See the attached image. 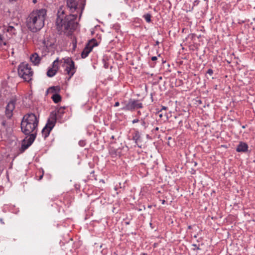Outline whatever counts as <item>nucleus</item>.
Here are the masks:
<instances>
[{
  "label": "nucleus",
  "mask_w": 255,
  "mask_h": 255,
  "mask_svg": "<svg viewBox=\"0 0 255 255\" xmlns=\"http://www.w3.org/2000/svg\"><path fill=\"white\" fill-rule=\"evenodd\" d=\"M193 246L195 247L196 248H197V250H200V249L199 248V247H197V245L196 244H193Z\"/></svg>",
  "instance_id": "393cba45"
},
{
  "label": "nucleus",
  "mask_w": 255,
  "mask_h": 255,
  "mask_svg": "<svg viewBox=\"0 0 255 255\" xmlns=\"http://www.w3.org/2000/svg\"><path fill=\"white\" fill-rule=\"evenodd\" d=\"M207 73H208L210 75H212L213 73V71L211 69H209L208 70Z\"/></svg>",
  "instance_id": "a211bd4d"
},
{
  "label": "nucleus",
  "mask_w": 255,
  "mask_h": 255,
  "mask_svg": "<svg viewBox=\"0 0 255 255\" xmlns=\"http://www.w3.org/2000/svg\"><path fill=\"white\" fill-rule=\"evenodd\" d=\"M48 90L50 92L56 93L57 91L59 90V88L58 87H50Z\"/></svg>",
  "instance_id": "dca6fc26"
},
{
  "label": "nucleus",
  "mask_w": 255,
  "mask_h": 255,
  "mask_svg": "<svg viewBox=\"0 0 255 255\" xmlns=\"http://www.w3.org/2000/svg\"><path fill=\"white\" fill-rule=\"evenodd\" d=\"M248 145L247 143L241 142L238 145L236 150L238 152H246L248 150Z\"/></svg>",
  "instance_id": "f8f14e48"
},
{
  "label": "nucleus",
  "mask_w": 255,
  "mask_h": 255,
  "mask_svg": "<svg viewBox=\"0 0 255 255\" xmlns=\"http://www.w3.org/2000/svg\"><path fill=\"white\" fill-rule=\"evenodd\" d=\"M95 45H97V44H95V40H92L88 43L81 53L82 58H85L87 57Z\"/></svg>",
  "instance_id": "6e6552de"
},
{
  "label": "nucleus",
  "mask_w": 255,
  "mask_h": 255,
  "mask_svg": "<svg viewBox=\"0 0 255 255\" xmlns=\"http://www.w3.org/2000/svg\"><path fill=\"white\" fill-rule=\"evenodd\" d=\"M112 138H113V139L114 138V136L113 135L112 136Z\"/></svg>",
  "instance_id": "2f4dec72"
},
{
  "label": "nucleus",
  "mask_w": 255,
  "mask_h": 255,
  "mask_svg": "<svg viewBox=\"0 0 255 255\" xmlns=\"http://www.w3.org/2000/svg\"><path fill=\"white\" fill-rule=\"evenodd\" d=\"M143 17L146 22H150L151 21V15L150 14L147 13L144 14Z\"/></svg>",
  "instance_id": "f3484780"
},
{
  "label": "nucleus",
  "mask_w": 255,
  "mask_h": 255,
  "mask_svg": "<svg viewBox=\"0 0 255 255\" xmlns=\"http://www.w3.org/2000/svg\"><path fill=\"white\" fill-rule=\"evenodd\" d=\"M158 128H156V130H158Z\"/></svg>",
  "instance_id": "72a5a7b5"
},
{
  "label": "nucleus",
  "mask_w": 255,
  "mask_h": 255,
  "mask_svg": "<svg viewBox=\"0 0 255 255\" xmlns=\"http://www.w3.org/2000/svg\"><path fill=\"white\" fill-rule=\"evenodd\" d=\"M159 117L160 118H161V117H162V114H159Z\"/></svg>",
  "instance_id": "c85d7f7f"
},
{
  "label": "nucleus",
  "mask_w": 255,
  "mask_h": 255,
  "mask_svg": "<svg viewBox=\"0 0 255 255\" xmlns=\"http://www.w3.org/2000/svg\"><path fill=\"white\" fill-rule=\"evenodd\" d=\"M46 10L42 8L33 10L27 18V26L32 32L40 30L44 25Z\"/></svg>",
  "instance_id": "7ed1b4c3"
},
{
  "label": "nucleus",
  "mask_w": 255,
  "mask_h": 255,
  "mask_svg": "<svg viewBox=\"0 0 255 255\" xmlns=\"http://www.w3.org/2000/svg\"><path fill=\"white\" fill-rule=\"evenodd\" d=\"M159 44V42L158 41H156V45H158Z\"/></svg>",
  "instance_id": "7c9ffc66"
},
{
  "label": "nucleus",
  "mask_w": 255,
  "mask_h": 255,
  "mask_svg": "<svg viewBox=\"0 0 255 255\" xmlns=\"http://www.w3.org/2000/svg\"><path fill=\"white\" fill-rule=\"evenodd\" d=\"M141 124H142V125L143 126L145 127V125H146V124H145V122L144 121H142Z\"/></svg>",
  "instance_id": "b1692460"
},
{
  "label": "nucleus",
  "mask_w": 255,
  "mask_h": 255,
  "mask_svg": "<svg viewBox=\"0 0 255 255\" xmlns=\"http://www.w3.org/2000/svg\"><path fill=\"white\" fill-rule=\"evenodd\" d=\"M3 44L4 45H5V44H6V43H5V42H3Z\"/></svg>",
  "instance_id": "473e14b6"
},
{
  "label": "nucleus",
  "mask_w": 255,
  "mask_h": 255,
  "mask_svg": "<svg viewBox=\"0 0 255 255\" xmlns=\"http://www.w3.org/2000/svg\"><path fill=\"white\" fill-rule=\"evenodd\" d=\"M61 110V111H63V109H62V108H60V109H59V110L58 111V112H60Z\"/></svg>",
  "instance_id": "cd10ccee"
},
{
  "label": "nucleus",
  "mask_w": 255,
  "mask_h": 255,
  "mask_svg": "<svg viewBox=\"0 0 255 255\" xmlns=\"http://www.w3.org/2000/svg\"><path fill=\"white\" fill-rule=\"evenodd\" d=\"M151 60H152V61H155V60H157V57H156V56H153V57H151Z\"/></svg>",
  "instance_id": "412c9836"
},
{
  "label": "nucleus",
  "mask_w": 255,
  "mask_h": 255,
  "mask_svg": "<svg viewBox=\"0 0 255 255\" xmlns=\"http://www.w3.org/2000/svg\"><path fill=\"white\" fill-rule=\"evenodd\" d=\"M140 137V134L138 131H136L133 136V139L135 140V143H137Z\"/></svg>",
  "instance_id": "2eb2a0df"
},
{
  "label": "nucleus",
  "mask_w": 255,
  "mask_h": 255,
  "mask_svg": "<svg viewBox=\"0 0 255 255\" xmlns=\"http://www.w3.org/2000/svg\"><path fill=\"white\" fill-rule=\"evenodd\" d=\"M59 60L58 59H56L52 63V67L50 68L47 72V75L49 77H52L54 76L57 73L59 69Z\"/></svg>",
  "instance_id": "1a4fd4ad"
},
{
  "label": "nucleus",
  "mask_w": 255,
  "mask_h": 255,
  "mask_svg": "<svg viewBox=\"0 0 255 255\" xmlns=\"http://www.w3.org/2000/svg\"><path fill=\"white\" fill-rule=\"evenodd\" d=\"M56 122V113L52 112L50 114V118L48 119L47 124L42 130L41 133L44 138H46L49 135L50 132L55 126Z\"/></svg>",
  "instance_id": "39448f33"
},
{
  "label": "nucleus",
  "mask_w": 255,
  "mask_h": 255,
  "mask_svg": "<svg viewBox=\"0 0 255 255\" xmlns=\"http://www.w3.org/2000/svg\"><path fill=\"white\" fill-rule=\"evenodd\" d=\"M0 29H1L3 33H8V35L6 34V36L8 38H10L12 35H14L16 33V29L12 26L3 25L2 27H0Z\"/></svg>",
  "instance_id": "9d476101"
},
{
  "label": "nucleus",
  "mask_w": 255,
  "mask_h": 255,
  "mask_svg": "<svg viewBox=\"0 0 255 255\" xmlns=\"http://www.w3.org/2000/svg\"><path fill=\"white\" fill-rule=\"evenodd\" d=\"M120 105V103L119 102H117L115 103L114 106L118 107Z\"/></svg>",
  "instance_id": "5701e85b"
},
{
  "label": "nucleus",
  "mask_w": 255,
  "mask_h": 255,
  "mask_svg": "<svg viewBox=\"0 0 255 255\" xmlns=\"http://www.w3.org/2000/svg\"><path fill=\"white\" fill-rule=\"evenodd\" d=\"M84 6L83 0H67V8L60 6L57 11L56 26L58 31L61 33L75 29L78 25L76 18L78 14L81 17Z\"/></svg>",
  "instance_id": "f257e3e1"
},
{
  "label": "nucleus",
  "mask_w": 255,
  "mask_h": 255,
  "mask_svg": "<svg viewBox=\"0 0 255 255\" xmlns=\"http://www.w3.org/2000/svg\"><path fill=\"white\" fill-rule=\"evenodd\" d=\"M138 121H138V119H136L133 120L132 121V123L133 124H135V123H137Z\"/></svg>",
  "instance_id": "aec40b11"
},
{
  "label": "nucleus",
  "mask_w": 255,
  "mask_h": 255,
  "mask_svg": "<svg viewBox=\"0 0 255 255\" xmlns=\"http://www.w3.org/2000/svg\"><path fill=\"white\" fill-rule=\"evenodd\" d=\"M142 108V104L139 101L130 99L128 103L123 108V110L132 111Z\"/></svg>",
  "instance_id": "0eeeda50"
},
{
  "label": "nucleus",
  "mask_w": 255,
  "mask_h": 255,
  "mask_svg": "<svg viewBox=\"0 0 255 255\" xmlns=\"http://www.w3.org/2000/svg\"><path fill=\"white\" fill-rule=\"evenodd\" d=\"M38 119L34 114L30 113L25 115L21 123V129L22 132L28 136L23 140L21 149L23 151L31 145L35 139Z\"/></svg>",
  "instance_id": "f03ea898"
},
{
  "label": "nucleus",
  "mask_w": 255,
  "mask_h": 255,
  "mask_svg": "<svg viewBox=\"0 0 255 255\" xmlns=\"http://www.w3.org/2000/svg\"><path fill=\"white\" fill-rule=\"evenodd\" d=\"M19 76L22 78L25 81L29 82L31 80L33 72L30 66L26 63L20 64L18 68Z\"/></svg>",
  "instance_id": "20e7f679"
},
{
  "label": "nucleus",
  "mask_w": 255,
  "mask_h": 255,
  "mask_svg": "<svg viewBox=\"0 0 255 255\" xmlns=\"http://www.w3.org/2000/svg\"><path fill=\"white\" fill-rule=\"evenodd\" d=\"M165 203V200H162V204H163Z\"/></svg>",
  "instance_id": "c756f323"
},
{
  "label": "nucleus",
  "mask_w": 255,
  "mask_h": 255,
  "mask_svg": "<svg viewBox=\"0 0 255 255\" xmlns=\"http://www.w3.org/2000/svg\"><path fill=\"white\" fill-rule=\"evenodd\" d=\"M32 2H33L34 3H36V2H37V0H32Z\"/></svg>",
  "instance_id": "bb28decb"
},
{
  "label": "nucleus",
  "mask_w": 255,
  "mask_h": 255,
  "mask_svg": "<svg viewBox=\"0 0 255 255\" xmlns=\"http://www.w3.org/2000/svg\"><path fill=\"white\" fill-rule=\"evenodd\" d=\"M3 43L2 42V39L1 37V36L0 35V46H1V45H2V43Z\"/></svg>",
  "instance_id": "4be33fe9"
},
{
  "label": "nucleus",
  "mask_w": 255,
  "mask_h": 255,
  "mask_svg": "<svg viewBox=\"0 0 255 255\" xmlns=\"http://www.w3.org/2000/svg\"><path fill=\"white\" fill-rule=\"evenodd\" d=\"M52 99L54 102L55 103H58L61 100V96L59 94L56 93H55L53 95Z\"/></svg>",
  "instance_id": "4468645a"
},
{
  "label": "nucleus",
  "mask_w": 255,
  "mask_h": 255,
  "mask_svg": "<svg viewBox=\"0 0 255 255\" xmlns=\"http://www.w3.org/2000/svg\"><path fill=\"white\" fill-rule=\"evenodd\" d=\"M42 177H43V174H42V175H41V176H40L39 178V180H41V179H42Z\"/></svg>",
  "instance_id": "a878e982"
},
{
  "label": "nucleus",
  "mask_w": 255,
  "mask_h": 255,
  "mask_svg": "<svg viewBox=\"0 0 255 255\" xmlns=\"http://www.w3.org/2000/svg\"><path fill=\"white\" fill-rule=\"evenodd\" d=\"M30 59L31 62L35 65H38L40 61V58L36 53L32 54Z\"/></svg>",
  "instance_id": "ddd939ff"
},
{
  "label": "nucleus",
  "mask_w": 255,
  "mask_h": 255,
  "mask_svg": "<svg viewBox=\"0 0 255 255\" xmlns=\"http://www.w3.org/2000/svg\"><path fill=\"white\" fill-rule=\"evenodd\" d=\"M60 62L62 63V66L65 68L66 74L69 76V78H71L76 72L74 62L69 57L63 58Z\"/></svg>",
  "instance_id": "423d86ee"
},
{
  "label": "nucleus",
  "mask_w": 255,
  "mask_h": 255,
  "mask_svg": "<svg viewBox=\"0 0 255 255\" xmlns=\"http://www.w3.org/2000/svg\"><path fill=\"white\" fill-rule=\"evenodd\" d=\"M15 108V102L13 101H9L5 108V115L8 118H10L12 116V112Z\"/></svg>",
  "instance_id": "9b49d317"
},
{
  "label": "nucleus",
  "mask_w": 255,
  "mask_h": 255,
  "mask_svg": "<svg viewBox=\"0 0 255 255\" xmlns=\"http://www.w3.org/2000/svg\"><path fill=\"white\" fill-rule=\"evenodd\" d=\"M167 109V108L166 107L162 106L161 110L159 112H158V114H159V112H161L162 110H166Z\"/></svg>",
  "instance_id": "6ab92c4d"
}]
</instances>
